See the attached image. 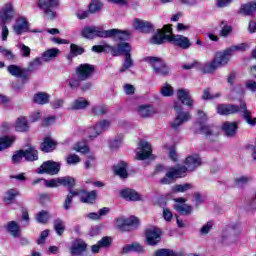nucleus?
Wrapping results in <instances>:
<instances>
[{
    "mask_svg": "<svg viewBox=\"0 0 256 256\" xmlns=\"http://www.w3.org/2000/svg\"><path fill=\"white\" fill-rule=\"evenodd\" d=\"M197 167H201V157L199 154H192L186 157L184 166L180 168H170L165 177L160 180L162 185H171L175 179H180L187 175V171H195Z\"/></svg>",
    "mask_w": 256,
    "mask_h": 256,
    "instance_id": "obj_1",
    "label": "nucleus"
},
{
    "mask_svg": "<svg viewBox=\"0 0 256 256\" xmlns=\"http://www.w3.org/2000/svg\"><path fill=\"white\" fill-rule=\"evenodd\" d=\"M80 35L84 39H95V37H113L114 39H118L120 41L129 39V32L127 31H121L118 29L101 30V28L96 26H85L81 30Z\"/></svg>",
    "mask_w": 256,
    "mask_h": 256,
    "instance_id": "obj_2",
    "label": "nucleus"
},
{
    "mask_svg": "<svg viewBox=\"0 0 256 256\" xmlns=\"http://www.w3.org/2000/svg\"><path fill=\"white\" fill-rule=\"evenodd\" d=\"M92 51L94 53H111L114 57H119V55L127 57V55H131V46L126 42L120 43L117 48L109 44L95 45L92 47Z\"/></svg>",
    "mask_w": 256,
    "mask_h": 256,
    "instance_id": "obj_3",
    "label": "nucleus"
},
{
    "mask_svg": "<svg viewBox=\"0 0 256 256\" xmlns=\"http://www.w3.org/2000/svg\"><path fill=\"white\" fill-rule=\"evenodd\" d=\"M41 65V59L36 58L34 61L30 63L28 69L22 68L18 65H10L8 66V73L13 77H20V79H29L31 77V72L35 67H39Z\"/></svg>",
    "mask_w": 256,
    "mask_h": 256,
    "instance_id": "obj_4",
    "label": "nucleus"
},
{
    "mask_svg": "<svg viewBox=\"0 0 256 256\" xmlns=\"http://www.w3.org/2000/svg\"><path fill=\"white\" fill-rule=\"evenodd\" d=\"M37 159H39V153L33 147H30L27 150H19L12 156L13 163H21L23 160L37 161Z\"/></svg>",
    "mask_w": 256,
    "mask_h": 256,
    "instance_id": "obj_5",
    "label": "nucleus"
},
{
    "mask_svg": "<svg viewBox=\"0 0 256 256\" xmlns=\"http://www.w3.org/2000/svg\"><path fill=\"white\" fill-rule=\"evenodd\" d=\"M198 119L200 122H198L195 125L196 129L198 130V133H202V135H205L206 137H211V135H218L217 128L215 127H209L205 125V121H207V115L203 113V111L198 110Z\"/></svg>",
    "mask_w": 256,
    "mask_h": 256,
    "instance_id": "obj_6",
    "label": "nucleus"
},
{
    "mask_svg": "<svg viewBox=\"0 0 256 256\" xmlns=\"http://www.w3.org/2000/svg\"><path fill=\"white\" fill-rule=\"evenodd\" d=\"M173 108L175 109L177 115L176 118L171 123L172 129H177L183 125V123H187L189 119H191V113L189 112H181L183 109V105L179 104V102H174Z\"/></svg>",
    "mask_w": 256,
    "mask_h": 256,
    "instance_id": "obj_7",
    "label": "nucleus"
},
{
    "mask_svg": "<svg viewBox=\"0 0 256 256\" xmlns=\"http://www.w3.org/2000/svg\"><path fill=\"white\" fill-rule=\"evenodd\" d=\"M38 5L44 11L47 19H55L57 17L55 9L59 7V0H39Z\"/></svg>",
    "mask_w": 256,
    "mask_h": 256,
    "instance_id": "obj_8",
    "label": "nucleus"
},
{
    "mask_svg": "<svg viewBox=\"0 0 256 256\" xmlns=\"http://www.w3.org/2000/svg\"><path fill=\"white\" fill-rule=\"evenodd\" d=\"M61 170V164L53 161L44 162L39 168H37L36 173L43 174L47 173L48 175H57Z\"/></svg>",
    "mask_w": 256,
    "mask_h": 256,
    "instance_id": "obj_9",
    "label": "nucleus"
},
{
    "mask_svg": "<svg viewBox=\"0 0 256 256\" xmlns=\"http://www.w3.org/2000/svg\"><path fill=\"white\" fill-rule=\"evenodd\" d=\"M151 144L147 141H140L137 148L136 159L138 161H145L149 159L152 153Z\"/></svg>",
    "mask_w": 256,
    "mask_h": 256,
    "instance_id": "obj_10",
    "label": "nucleus"
},
{
    "mask_svg": "<svg viewBox=\"0 0 256 256\" xmlns=\"http://www.w3.org/2000/svg\"><path fill=\"white\" fill-rule=\"evenodd\" d=\"M170 33H173L171 25H165L162 30H158V33L151 39L153 45H161L167 41V37H170Z\"/></svg>",
    "mask_w": 256,
    "mask_h": 256,
    "instance_id": "obj_11",
    "label": "nucleus"
},
{
    "mask_svg": "<svg viewBox=\"0 0 256 256\" xmlns=\"http://www.w3.org/2000/svg\"><path fill=\"white\" fill-rule=\"evenodd\" d=\"M166 39L176 45V47H180V49H189L191 47V41L183 35H173L170 33V36H166Z\"/></svg>",
    "mask_w": 256,
    "mask_h": 256,
    "instance_id": "obj_12",
    "label": "nucleus"
},
{
    "mask_svg": "<svg viewBox=\"0 0 256 256\" xmlns=\"http://www.w3.org/2000/svg\"><path fill=\"white\" fill-rule=\"evenodd\" d=\"M145 235H146V243L153 246V245H157V243L161 241L162 232H161V229L157 227H151L146 229Z\"/></svg>",
    "mask_w": 256,
    "mask_h": 256,
    "instance_id": "obj_13",
    "label": "nucleus"
},
{
    "mask_svg": "<svg viewBox=\"0 0 256 256\" xmlns=\"http://www.w3.org/2000/svg\"><path fill=\"white\" fill-rule=\"evenodd\" d=\"M151 67H153L156 75H167L169 73V67L160 58L150 57L148 58Z\"/></svg>",
    "mask_w": 256,
    "mask_h": 256,
    "instance_id": "obj_14",
    "label": "nucleus"
},
{
    "mask_svg": "<svg viewBox=\"0 0 256 256\" xmlns=\"http://www.w3.org/2000/svg\"><path fill=\"white\" fill-rule=\"evenodd\" d=\"M95 71V67L91 64H81L76 68V75L80 81H87L93 72Z\"/></svg>",
    "mask_w": 256,
    "mask_h": 256,
    "instance_id": "obj_15",
    "label": "nucleus"
},
{
    "mask_svg": "<svg viewBox=\"0 0 256 256\" xmlns=\"http://www.w3.org/2000/svg\"><path fill=\"white\" fill-rule=\"evenodd\" d=\"M231 57L232 55L230 54L228 49H226L222 52L216 53L213 60L216 63V66L218 67V69H221V67H225V65H227V63L231 61Z\"/></svg>",
    "mask_w": 256,
    "mask_h": 256,
    "instance_id": "obj_16",
    "label": "nucleus"
},
{
    "mask_svg": "<svg viewBox=\"0 0 256 256\" xmlns=\"http://www.w3.org/2000/svg\"><path fill=\"white\" fill-rule=\"evenodd\" d=\"M13 17H15V9L13 8V4L6 3L0 11V19L3 21V23H8V21H13Z\"/></svg>",
    "mask_w": 256,
    "mask_h": 256,
    "instance_id": "obj_17",
    "label": "nucleus"
},
{
    "mask_svg": "<svg viewBox=\"0 0 256 256\" xmlns=\"http://www.w3.org/2000/svg\"><path fill=\"white\" fill-rule=\"evenodd\" d=\"M176 96L178 101H181L182 105H186L187 107H193V103H195V100L191 97V94L189 93V90L187 89H178L176 92Z\"/></svg>",
    "mask_w": 256,
    "mask_h": 256,
    "instance_id": "obj_18",
    "label": "nucleus"
},
{
    "mask_svg": "<svg viewBox=\"0 0 256 256\" xmlns=\"http://www.w3.org/2000/svg\"><path fill=\"white\" fill-rule=\"evenodd\" d=\"M86 251L87 244L83 240H75L70 247V253L72 256H83Z\"/></svg>",
    "mask_w": 256,
    "mask_h": 256,
    "instance_id": "obj_19",
    "label": "nucleus"
},
{
    "mask_svg": "<svg viewBox=\"0 0 256 256\" xmlns=\"http://www.w3.org/2000/svg\"><path fill=\"white\" fill-rule=\"evenodd\" d=\"M176 201L175 209L178 211L180 215H191V212L193 211V208L187 204H185V201L187 199L185 198H176L174 199Z\"/></svg>",
    "mask_w": 256,
    "mask_h": 256,
    "instance_id": "obj_20",
    "label": "nucleus"
},
{
    "mask_svg": "<svg viewBox=\"0 0 256 256\" xmlns=\"http://www.w3.org/2000/svg\"><path fill=\"white\" fill-rule=\"evenodd\" d=\"M13 31L16 35L27 33V31H29V22L27 21V18H18L13 26Z\"/></svg>",
    "mask_w": 256,
    "mask_h": 256,
    "instance_id": "obj_21",
    "label": "nucleus"
},
{
    "mask_svg": "<svg viewBox=\"0 0 256 256\" xmlns=\"http://www.w3.org/2000/svg\"><path fill=\"white\" fill-rule=\"evenodd\" d=\"M111 243H113V238L109 236L103 237L96 245L91 247V251L92 253H99L101 249H109V247H111Z\"/></svg>",
    "mask_w": 256,
    "mask_h": 256,
    "instance_id": "obj_22",
    "label": "nucleus"
},
{
    "mask_svg": "<svg viewBox=\"0 0 256 256\" xmlns=\"http://www.w3.org/2000/svg\"><path fill=\"white\" fill-rule=\"evenodd\" d=\"M76 195H78L82 203H95L97 199V192L95 191L85 192V190H77Z\"/></svg>",
    "mask_w": 256,
    "mask_h": 256,
    "instance_id": "obj_23",
    "label": "nucleus"
},
{
    "mask_svg": "<svg viewBox=\"0 0 256 256\" xmlns=\"http://www.w3.org/2000/svg\"><path fill=\"white\" fill-rule=\"evenodd\" d=\"M216 111L218 115H233V113L239 111V107L235 105L219 104L216 107Z\"/></svg>",
    "mask_w": 256,
    "mask_h": 256,
    "instance_id": "obj_24",
    "label": "nucleus"
},
{
    "mask_svg": "<svg viewBox=\"0 0 256 256\" xmlns=\"http://www.w3.org/2000/svg\"><path fill=\"white\" fill-rule=\"evenodd\" d=\"M133 27L134 29L141 31L142 33H149L153 29V25H151V22H147L137 18L133 22Z\"/></svg>",
    "mask_w": 256,
    "mask_h": 256,
    "instance_id": "obj_25",
    "label": "nucleus"
},
{
    "mask_svg": "<svg viewBox=\"0 0 256 256\" xmlns=\"http://www.w3.org/2000/svg\"><path fill=\"white\" fill-rule=\"evenodd\" d=\"M237 129H239L237 122L227 121L222 125V131H224L227 137H234V135L237 133Z\"/></svg>",
    "mask_w": 256,
    "mask_h": 256,
    "instance_id": "obj_26",
    "label": "nucleus"
},
{
    "mask_svg": "<svg viewBox=\"0 0 256 256\" xmlns=\"http://www.w3.org/2000/svg\"><path fill=\"white\" fill-rule=\"evenodd\" d=\"M121 197L123 199H126V201H140L141 200V195L137 193V191L132 190V189H123L120 191Z\"/></svg>",
    "mask_w": 256,
    "mask_h": 256,
    "instance_id": "obj_27",
    "label": "nucleus"
},
{
    "mask_svg": "<svg viewBox=\"0 0 256 256\" xmlns=\"http://www.w3.org/2000/svg\"><path fill=\"white\" fill-rule=\"evenodd\" d=\"M55 147H57V142L49 137L45 138L40 145L41 151H44L45 153H51V151H55Z\"/></svg>",
    "mask_w": 256,
    "mask_h": 256,
    "instance_id": "obj_28",
    "label": "nucleus"
},
{
    "mask_svg": "<svg viewBox=\"0 0 256 256\" xmlns=\"http://www.w3.org/2000/svg\"><path fill=\"white\" fill-rule=\"evenodd\" d=\"M133 251L134 253H145V247L135 242L132 244H127L122 248V253H131Z\"/></svg>",
    "mask_w": 256,
    "mask_h": 256,
    "instance_id": "obj_29",
    "label": "nucleus"
},
{
    "mask_svg": "<svg viewBox=\"0 0 256 256\" xmlns=\"http://www.w3.org/2000/svg\"><path fill=\"white\" fill-rule=\"evenodd\" d=\"M59 55H61V50H59L57 48H52V49L46 50L42 54V59L45 62H49V61H53V59H57V57H59Z\"/></svg>",
    "mask_w": 256,
    "mask_h": 256,
    "instance_id": "obj_30",
    "label": "nucleus"
},
{
    "mask_svg": "<svg viewBox=\"0 0 256 256\" xmlns=\"http://www.w3.org/2000/svg\"><path fill=\"white\" fill-rule=\"evenodd\" d=\"M218 66L215 63V60H211L206 62L203 66L200 64L199 70L202 71V73H207V74H213L218 70Z\"/></svg>",
    "mask_w": 256,
    "mask_h": 256,
    "instance_id": "obj_31",
    "label": "nucleus"
},
{
    "mask_svg": "<svg viewBox=\"0 0 256 256\" xmlns=\"http://www.w3.org/2000/svg\"><path fill=\"white\" fill-rule=\"evenodd\" d=\"M6 230L12 235V237H21V228L15 221H10L6 225Z\"/></svg>",
    "mask_w": 256,
    "mask_h": 256,
    "instance_id": "obj_32",
    "label": "nucleus"
},
{
    "mask_svg": "<svg viewBox=\"0 0 256 256\" xmlns=\"http://www.w3.org/2000/svg\"><path fill=\"white\" fill-rule=\"evenodd\" d=\"M89 107V102L87 99L81 97L72 102L70 109L73 111H79L81 109H87Z\"/></svg>",
    "mask_w": 256,
    "mask_h": 256,
    "instance_id": "obj_33",
    "label": "nucleus"
},
{
    "mask_svg": "<svg viewBox=\"0 0 256 256\" xmlns=\"http://www.w3.org/2000/svg\"><path fill=\"white\" fill-rule=\"evenodd\" d=\"M115 175L121 177V179H127L129 174L127 173V164L125 162H120L118 165L114 167Z\"/></svg>",
    "mask_w": 256,
    "mask_h": 256,
    "instance_id": "obj_34",
    "label": "nucleus"
},
{
    "mask_svg": "<svg viewBox=\"0 0 256 256\" xmlns=\"http://www.w3.org/2000/svg\"><path fill=\"white\" fill-rule=\"evenodd\" d=\"M96 131L94 133V137H99L103 131H107L109 127H111V122L109 120H102L98 122L96 125Z\"/></svg>",
    "mask_w": 256,
    "mask_h": 256,
    "instance_id": "obj_35",
    "label": "nucleus"
},
{
    "mask_svg": "<svg viewBox=\"0 0 256 256\" xmlns=\"http://www.w3.org/2000/svg\"><path fill=\"white\" fill-rule=\"evenodd\" d=\"M240 111H242L245 121L252 127L256 125V118L251 117V112L247 110V105L241 104Z\"/></svg>",
    "mask_w": 256,
    "mask_h": 256,
    "instance_id": "obj_36",
    "label": "nucleus"
},
{
    "mask_svg": "<svg viewBox=\"0 0 256 256\" xmlns=\"http://www.w3.org/2000/svg\"><path fill=\"white\" fill-rule=\"evenodd\" d=\"M16 197H19V190L17 189L8 190L4 195V202L6 203V205H11V203L15 201Z\"/></svg>",
    "mask_w": 256,
    "mask_h": 256,
    "instance_id": "obj_37",
    "label": "nucleus"
},
{
    "mask_svg": "<svg viewBox=\"0 0 256 256\" xmlns=\"http://www.w3.org/2000/svg\"><path fill=\"white\" fill-rule=\"evenodd\" d=\"M33 101L37 103V105H45L49 103V94L44 92H39L34 95Z\"/></svg>",
    "mask_w": 256,
    "mask_h": 256,
    "instance_id": "obj_38",
    "label": "nucleus"
},
{
    "mask_svg": "<svg viewBox=\"0 0 256 256\" xmlns=\"http://www.w3.org/2000/svg\"><path fill=\"white\" fill-rule=\"evenodd\" d=\"M15 129L16 131H20V132L27 131V129H29V126L27 124V118L25 117L18 118L15 123Z\"/></svg>",
    "mask_w": 256,
    "mask_h": 256,
    "instance_id": "obj_39",
    "label": "nucleus"
},
{
    "mask_svg": "<svg viewBox=\"0 0 256 256\" xmlns=\"http://www.w3.org/2000/svg\"><path fill=\"white\" fill-rule=\"evenodd\" d=\"M91 114L95 115L97 117L101 115H105L108 113L109 109L105 105H98V106H93L91 109Z\"/></svg>",
    "mask_w": 256,
    "mask_h": 256,
    "instance_id": "obj_40",
    "label": "nucleus"
},
{
    "mask_svg": "<svg viewBox=\"0 0 256 256\" xmlns=\"http://www.w3.org/2000/svg\"><path fill=\"white\" fill-rule=\"evenodd\" d=\"M49 219H51V215H49V212L45 210H42L36 214V221L42 225L49 223Z\"/></svg>",
    "mask_w": 256,
    "mask_h": 256,
    "instance_id": "obj_41",
    "label": "nucleus"
},
{
    "mask_svg": "<svg viewBox=\"0 0 256 256\" xmlns=\"http://www.w3.org/2000/svg\"><path fill=\"white\" fill-rule=\"evenodd\" d=\"M138 113L141 117H151L155 113V108L153 106H140Z\"/></svg>",
    "mask_w": 256,
    "mask_h": 256,
    "instance_id": "obj_42",
    "label": "nucleus"
},
{
    "mask_svg": "<svg viewBox=\"0 0 256 256\" xmlns=\"http://www.w3.org/2000/svg\"><path fill=\"white\" fill-rule=\"evenodd\" d=\"M160 93L163 97H172V95L175 93V90L169 83H165L162 85Z\"/></svg>",
    "mask_w": 256,
    "mask_h": 256,
    "instance_id": "obj_43",
    "label": "nucleus"
},
{
    "mask_svg": "<svg viewBox=\"0 0 256 256\" xmlns=\"http://www.w3.org/2000/svg\"><path fill=\"white\" fill-rule=\"evenodd\" d=\"M60 185H63V187H68V189H71L75 187V178L71 176H65L60 177Z\"/></svg>",
    "mask_w": 256,
    "mask_h": 256,
    "instance_id": "obj_44",
    "label": "nucleus"
},
{
    "mask_svg": "<svg viewBox=\"0 0 256 256\" xmlns=\"http://www.w3.org/2000/svg\"><path fill=\"white\" fill-rule=\"evenodd\" d=\"M14 141H15L14 137L6 136V137L0 138V151H3V149H7L8 147H11Z\"/></svg>",
    "mask_w": 256,
    "mask_h": 256,
    "instance_id": "obj_45",
    "label": "nucleus"
},
{
    "mask_svg": "<svg viewBox=\"0 0 256 256\" xmlns=\"http://www.w3.org/2000/svg\"><path fill=\"white\" fill-rule=\"evenodd\" d=\"M77 193H78L77 190L69 192V194L67 195L64 201V209L67 210L71 208V203H73V197H79V194Z\"/></svg>",
    "mask_w": 256,
    "mask_h": 256,
    "instance_id": "obj_46",
    "label": "nucleus"
},
{
    "mask_svg": "<svg viewBox=\"0 0 256 256\" xmlns=\"http://www.w3.org/2000/svg\"><path fill=\"white\" fill-rule=\"evenodd\" d=\"M84 165L85 169H93L97 167V158L95 157V155H89L84 162Z\"/></svg>",
    "mask_w": 256,
    "mask_h": 256,
    "instance_id": "obj_47",
    "label": "nucleus"
},
{
    "mask_svg": "<svg viewBox=\"0 0 256 256\" xmlns=\"http://www.w3.org/2000/svg\"><path fill=\"white\" fill-rule=\"evenodd\" d=\"M229 239L231 241H235L239 235H241V227L240 226H232L229 230Z\"/></svg>",
    "mask_w": 256,
    "mask_h": 256,
    "instance_id": "obj_48",
    "label": "nucleus"
},
{
    "mask_svg": "<svg viewBox=\"0 0 256 256\" xmlns=\"http://www.w3.org/2000/svg\"><path fill=\"white\" fill-rule=\"evenodd\" d=\"M247 49H249V46L245 43H242V44H238L235 46H231L230 48H228V51H229L230 55L233 56L235 51L243 52V51H246Z\"/></svg>",
    "mask_w": 256,
    "mask_h": 256,
    "instance_id": "obj_49",
    "label": "nucleus"
},
{
    "mask_svg": "<svg viewBox=\"0 0 256 256\" xmlns=\"http://www.w3.org/2000/svg\"><path fill=\"white\" fill-rule=\"evenodd\" d=\"M54 229L57 235H63L65 231V223L62 220H55L54 221Z\"/></svg>",
    "mask_w": 256,
    "mask_h": 256,
    "instance_id": "obj_50",
    "label": "nucleus"
},
{
    "mask_svg": "<svg viewBox=\"0 0 256 256\" xmlns=\"http://www.w3.org/2000/svg\"><path fill=\"white\" fill-rule=\"evenodd\" d=\"M133 67V59H131V55H126L124 58V63L122 64L121 73H125L127 69Z\"/></svg>",
    "mask_w": 256,
    "mask_h": 256,
    "instance_id": "obj_51",
    "label": "nucleus"
},
{
    "mask_svg": "<svg viewBox=\"0 0 256 256\" xmlns=\"http://www.w3.org/2000/svg\"><path fill=\"white\" fill-rule=\"evenodd\" d=\"M190 189H193V185L186 183V184L176 185L173 191L174 193H185V191H189Z\"/></svg>",
    "mask_w": 256,
    "mask_h": 256,
    "instance_id": "obj_52",
    "label": "nucleus"
},
{
    "mask_svg": "<svg viewBox=\"0 0 256 256\" xmlns=\"http://www.w3.org/2000/svg\"><path fill=\"white\" fill-rule=\"evenodd\" d=\"M103 8V3L99 0H94L89 6L90 13H97V11H101Z\"/></svg>",
    "mask_w": 256,
    "mask_h": 256,
    "instance_id": "obj_53",
    "label": "nucleus"
},
{
    "mask_svg": "<svg viewBox=\"0 0 256 256\" xmlns=\"http://www.w3.org/2000/svg\"><path fill=\"white\" fill-rule=\"evenodd\" d=\"M17 48L19 49V51L23 57H29L31 55V48H29V46H27L23 43H19L17 45Z\"/></svg>",
    "mask_w": 256,
    "mask_h": 256,
    "instance_id": "obj_54",
    "label": "nucleus"
},
{
    "mask_svg": "<svg viewBox=\"0 0 256 256\" xmlns=\"http://www.w3.org/2000/svg\"><path fill=\"white\" fill-rule=\"evenodd\" d=\"M66 163L68 165H77V163H81V158L77 154H69L66 158Z\"/></svg>",
    "mask_w": 256,
    "mask_h": 256,
    "instance_id": "obj_55",
    "label": "nucleus"
},
{
    "mask_svg": "<svg viewBox=\"0 0 256 256\" xmlns=\"http://www.w3.org/2000/svg\"><path fill=\"white\" fill-rule=\"evenodd\" d=\"M73 150L77 151V153H89V147H87L83 142L76 143Z\"/></svg>",
    "mask_w": 256,
    "mask_h": 256,
    "instance_id": "obj_56",
    "label": "nucleus"
},
{
    "mask_svg": "<svg viewBox=\"0 0 256 256\" xmlns=\"http://www.w3.org/2000/svg\"><path fill=\"white\" fill-rule=\"evenodd\" d=\"M0 53L6 57V59H9L10 61H13L15 59V56L13 55V52L3 46H0Z\"/></svg>",
    "mask_w": 256,
    "mask_h": 256,
    "instance_id": "obj_57",
    "label": "nucleus"
},
{
    "mask_svg": "<svg viewBox=\"0 0 256 256\" xmlns=\"http://www.w3.org/2000/svg\"><path fill=\"white\" fill-rule=\"evenodd\" d=\"M126 227H137L139 225V219L135 216L125 218Z\"/></svg>",
    "mask_w": 256,
    "mask_h": 256,
    "instance_id": "obj_58",
    "label": "nucleus"
},
{
    "mask_svg": "<svg viewBox=\"0 0 256 256\" xmlns=\"http://www.w3.org/2000/svg\"><path fill=\"white\" fill-rule=\"evenodd\" d=\"M70 50L72 55H74L75 57H77V55H83V53L85 52V50H83L81 46H77L76 44H71Z\"/></svg>",
    "mask_w": 256,
    "mask_h": 256,
    "instance_id": "obj_59",
    "label": "nucleus"
},
{
    "mask_svg": "<svg viewBox=\"0 0 256 256\" xmlns=\"http://www.w3.org/2000/svg\"><path fill=\"white\" fill-rule=\"evenodd\" d=\"M213 229V221H209L202 226L200 229L201 235H208V233Z\"/></svg>",
    "mask_w": 256,
    "mask_h": 256,
    "instance_id": "obj_60",
    "label": "nucleus"
},
{
    "mask_svg": "<svg viewBox=\"0 0 256 256\" xmlns=\"http://www.w3.org/2000/svg\"><path fill=\"white\" fill-rule=\"evenodd\" d=\"M45 187L53 188V187H59L60 185V179H52V180H44Z\"/></svg>",
    "mask_w": 256,
    "mask_h": 256,
    "instance_id": "obj_61",
    "label": "nucleus"
},
{
    "mask_svg": "<svg viewBox=\"0 0 256 256\" xmlns=\"http://www.w3.org/2000/svg\"><path fill=\"white\" fill-rule=\"evenodd\" d=\"M155 256H177V255L172 250L160 249L155 252Z\"/></svg>",
    "mask_w": 256,
    "mask_h": 256,
    "instance_id": "obj_62",
    "label": "nucleus"
},
{
    "mask_svg": "<svg viewBox=\"0 0 256 256\" xmlns=\"http://www.w3.org/2000/svg\"><path fill=\"white\" fill-rule=\"evenodd\" d=\"M116 227L120 229V231H125L127 229V223L125 222V218H117L116 219Z\"/></svg>",
    "mask_w": 256,
    "mask_h": 256,
    "instance_id": "obj_63",
    "label": "nucleus"
},
{
    "mask_svg": "<svg viewBox=\"0 0 256 256\" xmlns=\"http://www.w3.org/2000/svg\"><path fill=\"white\" fill-rule=\"evenodd\" d=\"M245 87L246 89H248V91H252L253 93H255L256 91V81L255 80H247L245 82Z\"/></svg>",
    "mask_w": 256,
    "mask_h": 256,
    "instance_id": "obj_64",
    "label": "nucleus"
}]
</instances>
